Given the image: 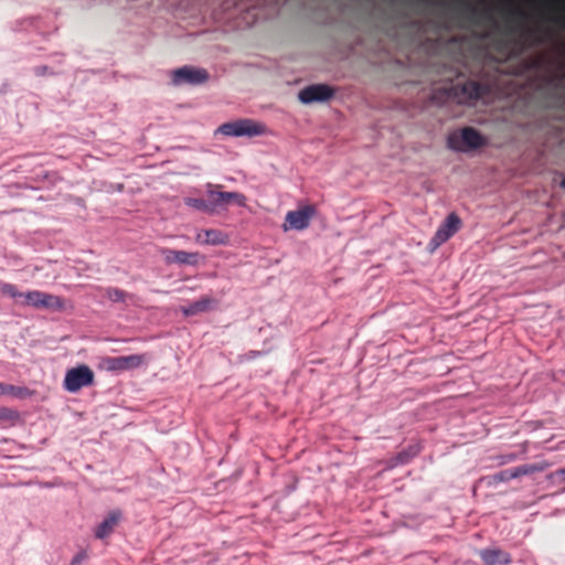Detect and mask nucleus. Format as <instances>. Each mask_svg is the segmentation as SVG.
<instances>
[{
	"instance_id": "f3484780",
	"label": "nucleus",
	"mask_w": 565,
	"mask_h": 565,
	"mask_svg": "<svg viewBox=\"0 0 565 565\" xmlns=\"http://www.w3.org/2000/svg\"><path fill=\"white\" fill-rule=\"evenodd\" d=\"M98 289L104 298L108 299L109 301H111L114 303H119V302L124 303L129 298L132 297L125 290L116 288V287H106V288L99 287Z\"/></svg>"
},
{
	"instance_id": "4be33fe9",
	"label": "nucleus",
	"mask_w": 565,
	"mask_h": 565,
	"mask_svg": "<svg viewBox=\"0 0 565 565\" xmlns=\"http://www.w3.org/2000/svg\"><path fill=\"white\" fill-rule=\"evenodd\" d=\"M19 418V413L12 408L0 406V423H10Z\"/></svg>"
},
{
	"instance_id": "f8f14e48",
	"label": "nucleus",
	"mask_w": 565,
	"mask_h": 565,
	"mask_svg": "<svg viewBox=\"0 0 565 565\" xmlns=\"http://www.w3.org/2000/svg\"><path fill=\"white\" fill-rule=\"evenodd\" d=\"M334 94L332 87L327 84H313L305 87L299 92V100L303 104H311L315 102H327Z\"/></svg>"
},
{
	"instance_id": "5701e85b",
	"label": "nucleus",
	"mask_w": 565,
	"mask_h": 565,
	"mask_svg": "<svg viewBox=\"0 0 565 565\" xmlns=\"http://www.w3.org/2000/svg\"><path fill=\"white\" fill-rule=\"evenodd\" d=\"M225 199L227 205L231 203H235L239 206H244L246 202L245 195L238 192H225Z\"/></svg>"
},
{
	"instance_id": "0eeeda50",
	"label": "nucleus",
	"mask_w": 565,
	"mask_h": 565,
	"mask_svg": "<svg viewBox=\"0 0 565 565\" xmlns=\"http://www.w3.org/2000/svg\"><path fill=\"white\" fill-rule=\"evenodd\" d=\"M25 303L36 309H51V310H63L64 300L60 296L52 294L32 290L24 295Z\"/></svg>"
},
{
	"instance_id": "a211bd4d",
	"label": "nucleus",
	"mask_w": 565,
	"mask_h": 565,
	"mask_svg": "<svg viewBox=\"0 0 565 565\" xmlns=\"http://www.w3.org/2000/svg\"><path fill=\"white\" fill-rule=\"evenodd\" d=\"M551 463L547 461H539L534 463H526L519 467H514L515 478L522 476L533 475L535 472H542L550 468Z\"/></svg>"
},
{
	"instance_id": "2eb2a0df",
	"label": "nucleus",
	"mask_w": 565,
	"mask_h": 565,
	"mask_svg": "<svg viewBox=\"0 0 565 565\" xmlns=\"http://www.w3.org/2000/svg\"><path fill=\"white\" fill-rule=\"evenodd\" d=\"M195 241L205 245H224L228 236L220 230H204L196 234Z\"/></svg>"
},
{
	"instance_id": "f257e3e1",
	"label": "nucleus",
	"mask_w": 565,
	"mask_h": 565,
	"mask_svg": "<svg viewBox=\"0 0 565 565\" xmlns=\"http://www.w3.org/2000/svg\"><path fill=\"white\" fill-rule=\"evenodd\" d=\"M488 93L489 86L476 81L458 83L447 89V96L459 104H472Z\"/></svg>"
},
{
	"instance_id": "cd10ccee",
	"label": "nucleus",
	"mask_w": 565,
	"mask_h": 565,
	"mask_svg": "<svg viewBox=\"0 0 565 565\" xmlns=\"http://www.w3.org/2000/svg\"><path fill=\"white\" fill-rule=\"evenodd\" d=\"M87 558V554L86 552H79L77 553L73 559H72V563L71 565H79L83 561H85Z\"/></svg>"
},
{
	"instance_id": "412c9836",
	"label": "nucleus",
	"mask_w": 565,
	"mask_h": 565,
	"mask_svg": "<svg viewBox=\"0 0 565 565\" xmlns=\"http://www.w3.org/2000/svg\"><path fill=\"white\" fill-rule=\"evenodd\" d=\"M185 205L193 207L195 210L205 212L210 214V207L207 200L204 199H198V198H185L184 199Z\"/></svg>"
},
{
	"instance_id": "6ab92c4d",
	"label": "nucleus",
	"mask_w": 565,
	"mask_h": 565,
	"mask_svg": "<svg viewBox=\"0 0 565 565\" xmlns=\"http://www.w3.org/2000/svg\"><path fill=\"white\" fill-rule=\"evenodd\" d=\"M214 300L210 297H203L199 299L198 301L192 302L188 307L183 308V313L185 316H193L199 312H204L211 309L212 303Z\"/></svg>"
},
{
	"instance_id": "f03ea898",
	"label": "nucleus",
	"mask_w": 565,
	"mask_h": 565,
	"mask_svg": "<svg viewBox=\"0 0 565 565\" xmlns=\"http://www.w3.org/2000/svg\"><path fill=\"white\" fill-rule=\"evenodd\" d=\"M505 13L509 21L515 22L514 25H510L509 31L511 33L521 32L524 40L531 41L532 44H541L545 39H550L552 36V33L548 30L539 34L536 29L523 28L521 22L527 17L524 10L520 8H509Z\"/></svg>"
},
{
	"instance_id": "7c9ffc66",
	"label": "nucleus",
	"mask_w": 565,
	"mask_h": 565,
	"mask_svg": "<svg viewBox=\"0 0 565 565\" xmlns=\"http://www.w3.org/2000/svg\"><path fill=\"white\" fill-rule=\"evenodd\" d=\"M557 473L565 478V468L558 470Z\"/></svg>"
},
{
	"instance_id": "bb28decb",
	"label": "nucleus",
	"mask_w": 565,
	"mask_h": 565,
	"mask_svg": "<svg viewBox=\"0 0 565 565\" xmlns=\"http://www.w3.org/2000/svg\"><path fill=\"white\" fill-rule=\"evenodd\" d=\"M550 21L565 30V14L551 17Z\"/></svg>"
},
{
	"instance_id": "6e6552de",
	"label": "nucleus",
	"mask_w": 565,
	"mask_h": 565,
	"mask_svg": "<svg viewBox=\"0 0 565 565\" xmlns=\"http://www.w3.org/2000/svg\"><path fill=\"white\" fill-rule=\"evenodd\" d=\"M315 207L311 205H306L296 211H289L286 214L285 223L282 224L284 231L289 230H305L309 226L310 220L315 215Z\"/></svg>"
},
{
	"instance_id": "b1692460",
	"label": "nucleus",
	"mask_w": 565,
	"mask_h": 565,
	"mask_svg": "<svg viewBox=\"0 0 565 565\" xmlns=\"http://www.w3.org/2000/svg\"><path fill=\"white\" fill-rule=\"evenodd\" d=\"M418 452L417 448L411 447L406 451H402L396 456V463L404 465L411 460L414 456H416Z\"/></svg>"
},
{
	"instance_id": "423d86ee",
	"label": "nucleus",
	"mask_w": 565,
	"mask_h": 565,
	"mask_svg": "<svg viewBox=\"0 0 565 565\" xmlns=\"http://www.w3.org/2000/svg\"><path fill=\"white\" fill-rule=\"evenodd\" d=\"M149 362V355L143 354H131L121 356H108L104 359V365L108 371L124 372L134 369H138L142 365H147Z\"/></svg>"
},
{
	"instance_id": "7ed1b4c3",
	"label": "nucleus",
	"mask_w": 565,
	"mask_h": 565,
	"mask_svg": "<svg viewBox=\"0 0 565 565\" xmlns=\"http://www.w3.org/2000/svg\"><path fill=\"white\" fill-rule=\"evenodd\" d=\"M217 132L232 137H255L266 132V126L253 119H238L221 125Z\"/></svg>"
},
{
	"instance_id": "9d476101",
	"label": "nucleus",
	"mask_w": 565,
	"mask_h": 565,
	"mask_svg": "<svg viewBox=\"0 0 565 565\" xmlns=\"http://www.w3.org/2000/svg\"><path fill=\"white\" fill-rule=\"evenodd\" d=\"M160 254L167 265L180 264L196 266L200 260L204 259V257L198 252L175 250L166 247L160 248Z\"/></svg>"
},
{
	"instance_id": "a878e982",
	"label": "nucleus",
	"mask_w": 565,
	"mask_h": 565,
	"mask_svg": "<svg viewBox=\"0 0 565 565\" xmlns=\"http://www.w3.org/2000/svg\"><path fill=\"white\" fill-rule=\"evenodd\" d=\"M1 292L3 295L10 296L12 298H18V297H23L24 298V295H25L23 292H20L18 290V288L14 285H12V284H3L1 286Z\"/></svg>"
},
{
	"instance_id": "393cba45",
	"label": "nucleus",
	"mask_w": 565,
	"mask_h": 565,
	"mask_svg": "<svg viewBox=\"0 0 565 565\" xmlns=\"http://www.w3.org/2000/svg\"><path fill=\"white\" fill-rule=\"evenodd\" d=\"M493 479H494V481H497V482H507V481H510V480H512V479H516V478H515L514 468L505 469V470L499 471L498 473H495V475L493 476Z\"/></svg>"
},
{
	"instance_id": "39448f33",
	"label": "nucleus",
	"mask_w": 565,
	"mask_h": 565,
	"mask_svg": "<svg viewBox=\"0 0 565 565\" xmlns=\"http://www.w3.org/2000/svg\"><path fill=\"white\" fill-rule=\"evenodd\" d=\"M94 380L93 370L86 364H81L66 371L63 387L68 393H77L83 387L90 386Z\"/></svg>"
},
{
	"instance_id": "c85d7f7f",
	"label": "nucleus",
	"mask_w": 565,
	"mask_h": 565,
	"mask_svg": "<svg viewBox=\"0 0 565 565\" xmlns=\"http://www.w3.org/2000/svg\"><path fill=\"white\" fill-rule=\"evenodd\" d=\"M47 71H49V68H47V66H45V65L36 66V67L34 68V73H35L38 76H43V75L47 74Z\"/></svg>"
},
{
	"instance_id": "dca6fc26",
	"label": "nucleus",
	"mask_w": 565,
	"mask_h": 565,
	"mask_svg": "<svg viewBox=\"0 0 565 565\" xmlns=\"http://www.w3.org/2000/svg\"><path fill=\"white\" fill-rule=\"evenodd\" d=\"M207 202L210 207V214H213L217 211L218 207H224L227 205L226 199H225V192L215 191L213 190V185H207Z\"/></svg>"
},
{
	"instance_id": "ddd939ff",
	"label": "nucleus",
	"mask_w": 565,
	"mask_h": 565,
	"mask_svg": "<svg viewBox=\"0 0 565 565\" xmlns=\"http://www.w3.org/2000/svg\"><path fill=\"white\" fill-rule=\"evenodd\" d=\"M484 565H508L511 563V555L500 548H483L478 552Z\"/></svg>"
},
{
	"instance_id": "1a4fd4ad",
	"label": "nucleus",
	"mask_w": 565,
	"mask_h": 565,
	"mask_svg": "<svg viewBox=\"0 0 565 565\" xmlns=\"http://www.w3.org/2000/svg\"><path fill=\"white\" fill-rule=\"evenodd\" d=\"M209 73L203 68H195L191 66H183L177 68L172 73V82L174 85L191 84L199 85L206 82Z\"/></svg>"
},
{
	"instance_id": "c756f323",
	"label": "nucleus",
	"mask_w": 565,
	"mask_h": 565,
	"mask_svg": "<svg viewBox=\"0 0 565 565\" xmlns=\"http://www.w3.org/2000/svg\"><path fill=\"white\" fill-rule=\"evenodd\" d=\"M465 7L471 11H475V7H472L470 3L468 2H463Z\"/></svg>"
},
{
	"instance_id": "2f4dec72",
	"label": "nucleus",
	"mask_w": 565,
	"mask_h": 565,
	"mask_svg": "<svg viewBox=\"0 0 565 565\" xmlns=\"http://www.w3.org/2000/svg\"><path fill=\"white\" fill-rule=\"evenodd\" d=\"M561 186H562L563 189H565V179H563V180L561 181Z\"/></svg>"
},
{
	"instance_id": "20e7f679",
	"label": "nucleus",
	"mask_w": 565,
	"mask_h": 565,
	"mask_svg": "<svg viewBox=\"0 0 565 565\" xmlns=\"http://www.w3.org/2000/svg\"><path fill=\"white\" fill-rule=\"evenodd\" d=\"M486 143V138L472 127H465L460 132H454L448 137V146L455 150L478 149Z\"/></svg>"
},
{
	"instance_id": "4468645a",
	"label": "nucleus",
	"mask_w": 565,
	"mask_h": 565,
	"mask_svg": "<svg viewBox=\"0 0 565 565\" xmlns=\"http://www.w3.org/2000/svg\"><path fill=\"white\" fill-rule=\"evenodd\" d=\"M120 519V511L114 510L109 512L105 520L95 529V537L98 540H104L109 536L119 524Z\"/></svg>"
},
{
	"instance_id": "aec40b11",
	"label": "nucleus",
	"mask_w": 565,
	"mask_h": 565,
	"mask_svg": "<svg viewBox=\"0 0 565 565\" xmlns=\"http://www.w3.org/2000/svg\"><path fill=\"white\" fill-rule=\"evenodd\" d=\"M0 393L6 395H13L18 397H24L29 394V390L22 386H15L11 384L0 383Z\"/></svg>"
},
{
	"instance_id": "9b49d317",
	"label": "nucleus",
	"mask_w": 565,
	"mask_h": 565,
	"mask_svg": "<svg viewBox=\"0 0 565 565\" xmlns=\"http://www.w3.org/2000/svg\"><path fill=\"white\" fill-rule=\"evenodd\" d=\"M461 227V220L456 213H450L444 223L438 227L430 244L435 247L440 246L454 236Z\"/></svg>"
}]
</instances>
